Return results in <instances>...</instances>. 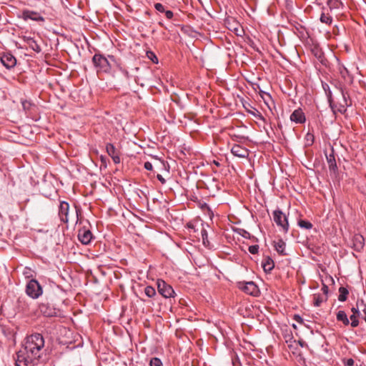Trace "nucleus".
<instances>
[{
    "mask_svg": "<svg viewBox=\"0 0 366 366\" xmlns=\"http://www.w3.org/2000/svg\"><path fill=\"white\" fill-rule=\"evenodd\" d=\"M328 290H329L328 287L326 285L323 284L322 287V291L323 292L324 297L327 296Z\"/></svg>",
    "mask_w": 366,
    "mask_h": 366,
    "instance_id": "nucleus-43",
    "label": "nucleus"
},
{
    "mask_svg": "<svg viewBox=\"0 0 366 366\" xmlns=\"http://www.w3.org/2000/svg\"><path fill=\"white\" fill-rule=\"evenodd\" d=\"M201 234H202V237L203 244L205 245L206 244V242H208L207 230L205 229H202L201 230Z\"/></svg>",
    "mask_w": 366,
    "mask_h": 366,
    "instance_id": "nucleus-38",
    "label": "nucleus"
},
{
    "mask_svg": "<svg viewBox=\"0 0 366 366\" xmlns=\"http://www.w3.org/2000/svg\"><path fill=\"white\" fill-rule=\"evenodd\" d=\"M320 21L327 25H331L333 21V19L330 13L327 11H325V9H323L320 17Z\"/></svg>",
    "mask_w": 366,
    "mask_h": 366,
    "instance_id": "nucleus-21",
    "label": "nucleus"
},
{
    "mask_svg": "<svg viewBox=\"0 0 366 366\" xmlns=\"http://www.w3.org/2000/svg\"><path fill=\"white\" fill-rule=\"evenodd\" d=\"M299 343H300V346H301V347H304V345H305V342H301V341H300V342H299Z\"/></svg>",
    "mask_w": 366,
    "mask_h": 366,
    "instance_id": "nucleus-51",
    "label": "nucleus"
},
{
    "mask_svg": "<svg viewBox=\"0 0 366 366\" xmlns=\"http://www.w3.org/2000/svg\"><path fill=\"white\" fill-rule=\"evenodd\" d=\"M340 92L342 97V103L344 104V105L350 107L351 105V102H350V97H349L347 93L345 92L342 87L340 88Z\"/></svg>",
    "mask_w": 366,
    "mask_h": 366,
    "instance_id": "nucleus-27",
    "label": "nucleus"
},
{
    "mask_svg": "<svg viewBox=\"0 0 366 366\" xmlns=\"http://www.w3.org/2000/svg\"><path fill=\"white\" fill-rule=\"evenodd\" d=\"M39 358H26L25 362L21 359H16V366H41L39 362Z\"/></svg>",
    "mask_w": 366,
    "mask_h": 366,
    "instance_id": "nucleus-16",
    "label": "nucleus"
},
{
    "mask_svg": "<svg viewBox=\"0 0 366 366\" xmlns=\"http://www.w3.org/2000/svg\"><path fill=\"white\" fill-rule=\"evenodd\" d=\"M21 17L24 21L31 19L35 21H44V18L39 12L28 9H24L22 11Z\"/></svg>",
    "mask_w": 366,
    "mask_h": 366,
    "instance_id": "nucleus-8",
    "label": "nucleus"
},
{
    "mask_svg": "<svg viewBox=\"0 0 366 366\" xmlns=\"http://www.w3.org/2000/svg\"><path fill=\"white\" fill-rule=\"evenodd\" d=\"M154 8L159 12L164 13L165 11L164 6L160 3H156L154 4Z\"/></svg>",
    "mask_w": 366,
    "mask_h": 366,
    "instance_id": "nucleus-39",
    "label": "nucleus"
},
{
    "mask_svg": "<svg viewBox=\"0 0 366 366\" xmlns=\"http://www.w3.org/2000/svg\"><path fill=\"white\" fill-rule=\"evenodd\" d=\"M262 267L266 273H270L274 267L273 259L269 257H266L262 262Z\"/></svg>",
    "mask_w": 366,
    "mask_h": 366,
    "instance_id": "nucleus-19",
    "label": "nucleus"
},
{
    "mask_svg": "<svg viewBox=\"0 0 366 366\" xmlns=\"http://www.w3.org/2000/svg\"><path fill=\"white\" fill-rule=\"evenodd\" d=\"M275 250L281 255H287L285 252L286 243L282 239H278L274 242Z\"/></svg>",
    "mask_w": 366,
    "mask_h": 366,
    "instance_id": "nucleus-22",
    "label": "nucleus"
},
{
    "mask_svg": "<svg viewBox=\"0 0 366 366\" xmlns=\"http://www.w3.org/2000/svg\"><path fill=\"white\" fill-rule=\"evenodd\" d=\"M347 107V106L344 105V104H342V103H340V105L337 108H336V106L335 105V113H333V114H336L337 111L341 114H344L347 111V109H346Z\"/></svg>",
    "mask_w": 366,
    "mask_h": 366,
    "instance_id": "nucleus-34",
    "label": "nucleus"
},
{
    "mask_svg": "<svg viewBox=\"0 0 366 366\" xmlns=\"http://www.w3.org/2000/svg\"><path fill=\"white\" fill-rule=\"evenodd\" d=\"M365 245V239L360 234H355L352 238V247L357 252L363 249Z\"/></svg>",
    "mask_w": 366,
    "mask_h": 366,
    "instance_id": "nucleus-15",
    "label": "nucleus"
},
{
    "mask_svg": "<svg viewBox=\"0 0 366 366\" xmlns=\"http://www.w3.org/2000/svg\"><path fill=\"white\" fill-rule=\"evenodd\" d=\"M92 63L97 73H110L114 66H119V62L114 56L106 57L101 54H95L93 56Z\"/></svg>",
    "mask_w": 366,
    "mask_h": 366,
    "instance_id": "nucleus-2",
    "label": "nucleus"
},
{
    "mask_svg": "<svg viewBox=\"0 0 366 366\" xmlns=\"http://www.w3.org/2000/svg\"><path fill=\"white\" fill-rule=\"evenodd\" d=\"M23 41L31 49L34 51L39 53L41 51L40 46L37 44L36 41L31 36H23Z\"/></svg>",
    "mask_w": 366,
    "mask_h": 366,
    "instance_id": "nucleus-17",
    "label": "nucleus"
},
{
    "mask_svg": "<svg viewBox=\"0 0 366 366\" xmlns=\"http://www.w3.org/2000/svg\"><path fill=\"white\" fill-rule=\"evenodd\" d=\"M44 346V339L41 334L34 333L26 338L22 348L16 353V359L25 362L26 358H40Z\"/></svg>",
    "mask_w": 366,
    "mask_h": 366,
    "instance_id": "nucleus-1",
    "label": "nucleus"
},
{
    "mask_svg": "<svg viewBox=\"0 0 366 366\" xmlns=\"http://www.w3.org/2000/svg\"><path fill=\"white\" fill-rule=\"evenodd\" d=\"M290 120L296 124H303L306 121V117L302 110L299 108L291 114Z\"/></svg>",
    "mask_w": 366,
    "mask_h": 366,
    "instance_id": "nucleus-13",
    "label": "nucleus"
},
{
    "mask_svg": "<svg viewBox=\"0 0 366 366\" xmlns=\"http://www.w3.org/2000/svg\"><path fill=\"white\" fill-rule=\"evenodd\" d=\"M244 107L247 109V108H248V106H246L245 104H244Z\"/></svg>",
    "mask_w": 366,
    "mask_h": 366,
    "instance_id": "nucleus-53",
    "label": "nucleus"
},
{
    "mask_svg": "<svg viewBox=\"0 0 366 366\" xmlns=\"http://www.w3.org/2000/svg\"><path fill=\"white\" fill-rule=\"evenodd\" d=\"M351 311L352 312V315H357V317H359L360 315V312L359 311V309L357 307H352L351 309Z\"/></svg>",
    "mask_w": 366,
    "mask_h": 366,
    "instance_id": "nucleus-44",
    "label": "nucleus"
},
{
    "mask_svg": "<svg viewBox=\"0 0 366 366\" xmlns=\"http://www.w3.org/2000/svg\"><path fill=\"white\" fill-rule=\"evenodd\" d=\"M1 64L6 68V69H11L15 66L16 64V58L9 53L3 54L0 58Z\"/></svg>",
    "mask_w": 366,
    "mask_h": 366,
    "instance_id": "nucleus-11",
    "label": "nucleus"
},
{
    "mask_svg": "<svg viewBox=\"0 0 366 366\" xmlns=\"http://www.w3.org/2000/svg\"><path fill=\"white\" fill-rule=\"evenodd\" d=\"M306 137H307V142L308 141H311L312 142H313V141H314V136H313V134L307 133Z\"/></svg>",
    "mask_w": 366,
    "mask_h": 366,
    "instance_id": "nucleus-47",
    "label": "nucleus"
},
{
    "mask_svg": "<svg viewBox=\"0 0 366 366\" xmlns=\"http://www.w3.org/2000/svg\"><path fill=\"white\" fill-rule=\"evenodd\" d=\"M157 178L162 184H164L166 182L165 179L161 174H157Z\"/></svg>",
    "mask_w": 366,
    "mask_h": 366,
    "instance_id": "nucleus-46",
    "label": "nucleus"
},
{
    "mask_svg": "<svg viewBox=\"0 0 366 366\" xmlns=\"http://www.w3.org/2000/svg\"><path fill=\"white\" fill-rule=\"evenodd\" d=\"M295 320L298 322H302V317L299 315H295Z\"/></svg>",
    "mask_w": 366,
    "mask_h": 366,
    "instance_id": "nucleus-48",
    "label": "nucleus"
},
{
    "mask_svg": "<svg viewBox=\"0 0 366 366\" xmlns=\"http://www.w3.org/2000/svg\"><path fill=\"white\" fill-rule=\"evenodd\" d=\"M106 150L107 154L111 157L114 164H119L121 159L119 153L112 143H107L106 145Z\"/></svg>",
    "mask_w": 366,
    "mask_h": 366,
    "instance_id": "nucleus-12",
    "label": "nucleus"
},
{
    "mask_svg": "<svg viewBox=\"0 0 366 366\" xmlns=\"http://www.w3.org/2000/svg\"><path fill=\"white\" fill-rule=\"evenodd\" d=\"M231 152L234 156L240 158H246L249 155L248 149L239 144H234L231 149Z\"/></svg>",
    "mask_w": 366,
    "mask_h": 366,
    "instance_id": "nucleus-14",
    "label": "nucleus"
},
{
    "mask_svg": "<svg viewBox=\"0 0 366 366\" xmlns=\"http://www.w3.org/2000/svg\"><path fill=\"white\" fill-rule=\"evenodd\" d=\"M144 168L147 169V170H152L153 167H152V164L149 162H146L144 163Z\"/></svg>",
    "mask_w": 366,
    "mask_h": 366,
    "instance_id": "nucleus-45",
    "label": "nucleus"
},
{
    "mask_svg": "<svg viewBox=\"0 0 366 366\" xmlns=\"http://www.w3.org/2000/svg\"><path fill=\"white\" fill-rule=\"evenodd\" d=\"M248 112H249L252 115L257 117V119L264 121V118L257 109L253 108L252 111L248 110Z\"/></svg>",
    "mask_w": 366,
    "mask_h": 366,
    "instance_id": "nucleus-32",
    "label": "nucleus"
},
{
    "mask_svg": "<svg viewBox=\"0 0 366 366\" xmlns=\"http://www.w3.org/2000/svg\"><path fill=\"white\" fill-rule=\"evenodd\" d=\"M343 364L345 366H353L354 360L352 358L343 360Z\"/></svg>",
    "mask_w": 366,
    "mask_h": 366,
    "instance_id": "nucleus-41",
    "label": "nucleus"
},
{
    "mask_svg": "<svg viewBox=\"0 0 366 366\" xmlns=\"http://www.w3.org/2000/svg\"><path fill=\"white\" fill-rule=\"evenodd\" d=\"M244 107L247 109V108H248V106H246L245 104H244Z\"/></svg>",
    "mask_w": 366,
    "mask_h": 366,
    "instance_id": "nucleus-54",
    "label": "nucleus"
},
{
    "mask_svg": "<svg viewBox=\"0 0 366 366\" xmlns=\"http://www.w3.org/2000/svg\"><path fill=\"white\" fill-rule=\"evenodd\" d=\"M339 292H340V295L338 297L339 301L345 302L347 300V295L349 294L347 289L344 287H340L339 288Z\"/></svg>",
    "mask_w": 366,
    "mask_h": 366,
    "instance_id": "nucleus-25",
    "label": "nucleus"
},
{
    "mask_svg": "<svg viewBox=\"0 0 366 366\" xmlns=\"http://www.w3.org/2000/svg\"><path fill=\"white\" fill-rule=\"evenodd\" d=\"M144 293L148 297H153L156 295V291L153 287L147 286L144 288Z\"/></svg>",
    "mask_w": 366,
    "mask_h": 366,
    "instance_id": "nucleus-28",
    "label": "nucleus"
},
{
    "mask_svg": "<svg viewBox=\"0 0 366 366\" xmlns=\"http://www.w3.org/2000/svg\"><path fill=\"white\" fill-rule=\"evenodd\" d=\"M357 315H350V319L351 320L350 325L352 327H356L359 325V320Z\"/></svg>",
    "mask_w": 366,
    "mask_h": 366,
    "instance_id": "nucleus-35",
    "label": "nucleus"
},
{
    "mask_svg": "<svg viewBox=\"0 0 366 366\" xmlns=\"http://www.w3.org/2000/svg\"><path fill=\"white\" fill-rule=\"evenodd\" d=\"M76 224H81L83 223V220L81 219V211L79 209H76Z\"/></svg>",
    "mask_w": 366,
    "mask_h": 366,
    "instance_id": "nucleus-40",
    "label": "nucleus"
},
{
    "mask_svg": "<svg viewBox=\"0 0 366 366\" xmlns=\"http://www.w3.org/2000/svg\"><path fill=\"white\" fill-rule=\"evenodd\" d=\"M327 297H324L320 294H315L313 295V304L315 307H320L323 302L327 300Z\"/></svg>",
    "mask_w": 366,
    "mask_h": 366,
    "instance_id": "nucleus-24",
    "label": "nucleus"
},
{
    "mask_svg": "<svg viewBox=\"0 0 366 366\" xmlns=\"http://www.w3.org/2000/svg\"><path fill=\"white\" fill-rule=\"evenodd\" d=\"M150 366H163L162 360L158 357H152L149 361Z\"/></svg>",
    "mask_w": 366,
    "mask_h": 366,
    "instance_id": "nucleus-30",
    "label": "nucleus"
},
{
    "mask_svg": "<svg viewBox=\"0 0 366 366\" xmlns=\"http://www.w3.org/2000/svg\"><path fill=\"white\" fill-rule=\"evenodd\" d=\"M363 312H364L365 315V317H364V319H365V321L366 322V307H365V309L363 310Z\"/></svg>",
    "mask_w": 366,
    "mask_h": 366,
    "instance_id": "nucleus-50",
    "label": "nucleus"
},
{
    "mask_svg": "<svg viewBox=\"0 0 366 366\" xmlns=\"http://www.w3.org/2000/svg\"><path fill=\"white\" fill-rule=\"evenodd\" d=\"M78 239L83 244H89L93 239V234L89 229L83 226L78 232Z\"/></svg>",
    "mask_w": 366,
    "mask_h": 366,
    "instance_id": "nucleus-7",
    "label": "nucleus"
},
{
    "mask_svg": "<svg viewBox=\"0 0 366 366\" xmlns=\"http://www.w3.org/2000/svg\"><path fill=\"white\" fill-rule=\"evenodd\" d=\"M337 320L339 322H342L344 325L347 326L350 324L349 319L347 314L343 310H340L337 313Z\"/></svg>",
    "mask_w": 366,
    "mask_h": 366,
    "instance_id": "nucleus-23",
    "label": "nucleus"
},
{
    "mask_svg": "<svg viewBox=\"0 0 366 366\" xmlns=\"http://www.w3.org/2000/svg\"><path fill=\"white\" fill-rule=\"evenodd\" d=\"M159 25H161L162 26H163V24H162V22H159Z\"/></svg>",
    "mask_w": 366,
    "mask_h": 366,
    "instance_id": "nucleus-55",
    "label": "nucleus"
},
{
    "mask_svg": "<svg viewBox=\"0 0 366 366\" xmlns=\"http://www.w3.org/2000/svg\"><path fill=\"white\" fill-rule=\"evenodd\" d=\"M39 308L41 313L46 317H55L59 312L54 307L45 302H41Z\"/></svg>",
    "mask_w": 366,
    "mask_h": 366,
    "instance_id": "nucleus-9",
    "label": "nucleus"
},
{
    "mask_svg": "<svg viewBox=\"0 0 366 366\" xmlns=\"http://www.w3.org/2000/svg\"><path fill=\"white\" fill-rule=\"evenodd\" d=\"M297 224L300 227L305 229H310L313 227L312 224L310 222L305 219H299L297 221Z\"/></svg>",
    "mask_w": 366,
    "mask_h": 366,
    "instance_id": "nucleus-26",
    "label": "nucleus"
},
{
    "mask_svg": "<svg viewBox=\"0 0 366 366\" xmlns=\"http://www.w3.org/2000/svg\"><path fill=\"white\" fill-rule=\"evenodd\" d=\"M322 87H323V89H324V90L325 92V94L327 96L330 107L331 108L332 112L335 113V103H334V101H333L332 92L330 89V86H329L328 84H322Z\"/></svg>",
    "mask_w": 366,
    "mask_h": 366,
    "instance_id": "nucleus-20",
    "label": "nucleus"
},
{
    "mask_svg": "<svg viewBox=\"0 0 366 366\" xmlns=\"http://www.w3.org/2000/svg\"><path fill=\"white\" fill-rule=\"evenodd\" d=\"M69 212V204L67 202L61 201L59 206V217L61 222L67 223L69 221L68 214Z\"/></svg>",
    "mask_w": 366,
    "mask_h": 366,
    "instance_id": "nucleus-10",
    "label": "nucleus"
},
{
    "mask_svg": "<svg viewBox=\"0 0 366 366\" xmlns=\"http://www.w3.org/2000/svg\"><path fill=\"white\" fill-rule=\"evenodd\" d=\"M273 221L284 232H287L289 229V223L286 215L280 209H277L273 212Z\"/></svg>",
    "mask_w": 366,
    "mask_h": 366,
    "instance_id": "nucleus-4",
    "label": "nucleus"
},
{
    "mask_svg": "<svg viewBox=\"0 0 366 366\" xmlns=\"http://www.w3.org/2000/svg\"><path fill=\"white\" fill-rule=\"evenodd\" d=\"M239 288L247 295L257 296L259 290L257 285L254 282H242L238 283Z\"/></svg>",
    "mask_w": 366,
    "mask_h": 366,
    "instance_id": "nucleus-5",
    "label": "nucleus"
},
{
    "mask_svg": "<svg viewBox=\"0 0 366 366\" xmlns=\"http://www.w3.org/2000/svg\"><path fill=\"white\" fill-rule=\"evenodd\" d=\"M248 250L252 254H257L258 251H259V245H257V244L251 245L249 247Z\"/></svg>",
    "mask_w": 366,
    "mask_h": 366,
    "instance_id": "nucleus-36",
    "label": "nucleus"
},
{
    "mask_svg": "<svg viewBox=\"0 0 366 366\" xmlns=\"http://www.w3.org/2000/svg\"><path fill=\"white\" fill-rule=\"evenodd\" d=\"M187 227L188 228L194 229V225L192 223H188Z\"/></svg>",
    "mask_w": 366,
    "mask_h": 366,
    "instance_id": "nucleus-49",
    "label": "nucleus"
},
{
    "mask_svg": "<svg viewBox=\"0 0 366 366\" xmlns=\"http://www.w3.org/2000/svg\"><path fill=\"white\" fill-rule=\"evenodd\" d=\"M164 13H165V16L168 19H171L174 16L173 12L170 10H167V11L165 10V11Z\"/></svg>",
    "mask_w": 366,
    "mask_h": 366,
    "instance_id": "nucleus-42",
    "label": "nucleus"
},
{
    "mask_svg": "<svg viewBox=\"0 0 366 366\" xmlns=\"http://www.w3.org/2000/svg\"><path fill=\"white\" fill-rule=\"evenodd\" d=\"M326 159L328 164L329 169L334 172H336V170L337 169V166L336 164L333 149H332L330 154H326Z\"/></svg>",
    "mask_w": 366,
    "mask_h": 366,
    "instance_id": "nucleus-18",
    "label": "nucleus"
},
{
    "mask_svg": "<svg viewBox=\"0 0 366 366\" xmlns=\"http://www.w3.org/2000/svg\"><path fill=\"white\" fill-rule=\"evenodd\" d=\"M117 67L122 72V74L124 75V76H125V78L127 79H130L131 76H130L129 71L127 69H124L121 66L120 63H119V66H117Z\"/></svg>",
    "mask_w": 366,
    "mask_h": 366,
    "instance_id": "nucleus-37",
    "label": "nucleus"
},
{
    "mask_svg": "<svg viewBox=\"0 0 366 366\" xmlns=\"http://www.w3.org/2000/svg\"><path fill=\"white\" fill-rule=\"evenodd\" d=\"M239 235H241L242 237H243L245 239H249L251 235L250 234L246 231L245 229H236L235 230Z\"/></svg>",
    "mask_w": 366,
    "mask_h": 366,
    "instance_id": "nucleus-31",
    "label": "nucleus"
},
{
    "mask_svg": "<svg viewBox=\"0 0 366 366\" xmlns=\"http://www.w3.org/2000/svg\"><path fill=\"white\" fill-rule=\"evenodd\" d=\"M214 163L218 167L219 166V164L218 162L214 161Z\"/></svg>",
    "mask_w": 366,
    "mask_h": 366,
    "instance_id": "nucleus-52",
    "label": "nucleus"
},
{
    "mask_svg": "<svg viewBox=\"0 0 366 366\" xmlns=\"http://www.w3.org/2000/svg\"><path fill=\"white\" fill-rule=\"evenodd\" d=\"M147 56L153 63L158 64V58H157V56H156V54L153 51H147Z\"/></svg>",
    "mask_w": 366,
    "mask_h": 366,
    "instance_id": "nucleus-29",
    "label": "nucleus"
},
{
    "mask_svg": "<svg viewBox=\"0 0 366 366\" xmlns=\"http://www.w3.org/2000/svg\"><path fill=\"white\" fill-rule=\"evenodd\" d=\"M25 292L29 297L36 300L43 294V289L36 280L31 279L27 282Z\"/></svg>",
    "mask_w": 366,
    "mask_h": 366,
    "instance_id": "nucleus-3",
    "label": "nucleus"
},
{
    "mask_svg": "<svg viewBox=\"0 0 366 366\" xmlns=\"http://www.w3.org/2000/svg\"><path fill=\"white\" fill-rule=\"evenodd\" d=\"M21 104H22V107H23L24 110H25V111L30 110L31 107L33 106L31 102H30L29 101H27V100H21Z\"/></svg>",
    "mask_w": 366,
    "mask_h": 366,
    "instance_id": "nucleus-33",
    "label": "nucleus"
},
{
    "mask_svg": "<svg viewBox=\"0 0 366 366\" xmlns=\"http://www.w3.org/2000/svg\"><path fill=\"white\" fill-rule=\"evenodd\" d=\"M158 292L165 298L173 297L174 291L171 285L162 280H157Z\"/></svg>",
    "mask_w": 366,
    "mask_h": 366,
    "instance_id": "nucleus-6",
    "label": "nucleus"
}]
</instances>
